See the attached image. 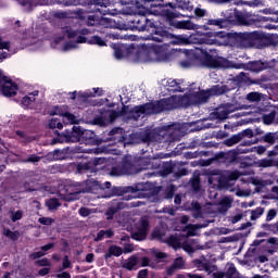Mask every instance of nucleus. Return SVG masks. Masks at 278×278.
Here are the masks:
<instances>
[{"label": "nucleus", "mask_w": 278, "mask_h": 278, "mask_svg": "<svg viewBox=\"0 0 278 278\" xmlns=\"http://www.w3.org/2000/svg\"><path fill=\"white\" fill-rule=\"evenodd\" d=\"M114 55L116 60H129L130 62H137L140 64H149L151 62H168L173 52L168 51V46L160 45H147L140 47H127L122 43H112Z\"/></svg>", "instance_id": "f257e3e1"}, {"label": "nucleus", "mask_w": 278, "mask_h": 278, "mask_svg": "<svg viewBox=\"0 0 278 278\" xmlns=\"http://www.w3.org/2000/svg\"><path fill=\"white\" fill-rule=\"evenodd\" d=\"M174 27L176 29L197 30L189 37L186 35L173 36L172 43L174 45H223V38L226 36L224 31H214L206 25L199 26L191 21L174 22Z\"/></svg>", "instance_id": "f03ea898"}, {"label": "nucleus", "mask_w": 278, "mask_h": 278, "mask_svg": "<svg viewBox=\"0 0 278 278\" xmlns=\"http://www.w3.org/2000/svg\"><path fill=\"white\" fill-rule=\"evenodd\" d=\"M236 88V81H230V86L215 85L211 89L204 91L199 88L190 89L189 93L185 96H172L167 99V110H175V108H188V105H201V103H207L210 97H218L233 90Z\"/></svg>", "instance_id": "7ed1b4c3"}, {"label": "nucleus", "mask_w": 278, "mask_h": 278, "mask_svg": "<svg viewBox=\"0 0 278 278\" xmlns=\"http://www.w3.org/2000/svg\"><path fill=\"white\" fill-rule=\"evenodd\" d=\"M62 34L67 36L70 41L64 43L65 36L58 35L51 41V47H53V49H59V51L63 52L73 51V49H77L78 45L86 42V37L81 35V33L77 30H72L68 27H65L62 30Z\"/></svg>", "instance_id": "20e7f679"}, {"label": "nucleus", "mask_w": 278, "mask_h": 278, "mask_svg": "<svg viewBox=\"0 0 278 278\" xmlns=\"http://www.w3.org/2000/svg\"><path fill=\"white\" fill-rule=\"evenodd\" d=\"M186 55H194L197 60H201L203 66L207 68H233V63L228 60L214 56L210 54L207 50H203V48H197L195 50H184Z\"/></svg>", "instance_id": "39448f33"}, {"label": "nucleus", "mask_w": 278, "mask_h": 278, "mask_svg": "<svg viewBox=\"0 0 278 278\" xmlns=\"http://www.w3.org/2000/svg\"><path fill=\"white\" fill-rule=\"evenodd\" d=\"M167 244L173 247V249H184L186 253H194V251L201 249L197 241L190 240L186 236H170L167 239Z\"/></svg>", "instance_id": "423d86ee"}, {"label": "nucleus", "mask_w": 278, "mask_h": 278, "mask_svg": "<svg viewBox=\"0 0 278 278\" xmlns=\"http://www.w3.org/2000/svg\"><path fill=\"white\" fill-rule=\"evenodd\" d=\"M164 100H161L160 102L154 103H147L143 105L135 106L131 110V116L135 118V121H138L140 116H149V114H159V112H162L164 108Z\"/></svg>", "instance_id": "0eeeda50"}, {"label": "nucleus", "mask_w": 278, "mask_h": 278, "mask_svg": "<svg viewBox=\"0 0 278 278\" xmlns=\"http://www.w3.org/2000/svg\"><path fill=\"white\" fill-rule=\"evenodd\" d=\"M240 177L238 172H226L223 176L213 175L208 178V184L215 186L216 188H227L229 181H236Z\"/></svg>", "instance_id": "6e6552de"}, {"label": "nucleus", "mask_w": 278, "mask_h": 278, "mask_svg": "<svg viewBox=\"0 0 278 278\" xmlns=\"http://www.w3.org/2000/svg\"><path fill=\"white\" fill-rule=\"evenodd\" d=\"M18 92V85L12 80L11 77L5 76L0 70V94L4 97H16Z\"/></svg>", "instance_id": "1a4fd4ad"}, {"label": "nucleus", "mask_w": 278, "mask_h": 278, "mask_svg": "<svg viewBox=\"0 0 278 278\" xmlns=\"http://www.w3.org/2000/svg\"><path fill=\"white\" fill-rule=\"evenodd\" d=\"M23 49H28V51H40L43 47L42 39H38L33 36L31 31H27L22 38Z\"/></svg>", "instance_id": "9d476101"}, {"label": "nucleus", "mask_w": 278, "mask_h": 278, "mask_svg": "<svg viewBox=\"0 0 278 278\" xmlns=\"http://www.w3.org/2000/svg\"><path fill=\"white\" fill-rule=\"evenodd\" d=\"M92 97H103V90L97 87L88 89L87 91H79L78 93L77 91L70 92V99H72L73 101L77 99V101L85 102Z\"/></svg>", "instance_id": "9b49d317"}, {"label": "nucleus", "mask_w": 278, "mask_h": 278, "mask_svg": "<svg viewBox=\"0 0 278 278\" xmlns=\"http://www.w3.org/2000/svg\"><path fill=\"white\" fill-rule=\"evenodd\" d=\"M59 142H81V127L74 126L59 136Z\"/></svg>", "instance_id": "f8f14e48"}, {"label": "nucleus", "mask_w": 278, "mask_h": 278, "mask_svg": "<svg viewBox=\"0 0 278 278\" xmlns=\"http://www.w3.org/2000/svg\"><path fill=\"white\" fill-rule=\"evenodd\" d=\"M118 116L116 111L104 110L100 116H97L93 122L96 125H100V127H105V125H110L113 123Z\"/></svg>", "instance_id": "ddd939ff"}, {"label": "nucleus", "mask_w": 278, "mask_h": 278, "mask_svg": "<svg viewBox=\"0 0 278 278\" xmlns=\"http://www.w3.org/2000/svg\"><path fill=\"white\" fill-rule=\"evenodd\" d=\"M51 116H63V118L66 119V123L70 125H75L77 123V117L68 112V106L62 105V106H55L52 109V112H50Z\"/></svg>", "instance_id": "4468645a"}, {"label": "nucleus", "mask_w": 278, "mask_h": 278, "mask_svg": "<svg viewBox=\"0 0 278 278\" xmlns=\"http://www.w3.org/2000/svg\"><path fill=\"white\" fill-rule=\"evenodd\" d=\"M269 157L274 156V160L263 159L255 163L257 168H270V166H278V146L275 147V150L268 153Z\"/></svg>", "instance_id": "2eb2a0df"}, {"label": "nucleus", "mask_w": 278, "mask_h": 278, "mask_svg": "<svg viewBox=\"0 0 278 278\" xmlns=\"http://www.w3.org/2000/svg\"><path fill=\"white\" fill-rule=\"evenodd\" d=\"M233 112H236V106L233 104H224L216 109L213 113V118H217V121H225L229 118V115Z\"/></svg>", "instance_id": "dca6fc26"}, {"label": "nucleus", "mask_w": 278, "mask_h": 278, "mask_svg": "<svg viewBox=\"0 0 278 278\" xmlns=\"http://www.w3.org/2000/svg\"><path fill=\"white\" fill-rule=\"evenodd\" d=\"M147 231H149V220L141 219L137 225V229L132 232V240H144L147 238Z\"/></svg>", "instance_id": "f3484780"}, {"label": "nucleus", "mask_w": 278, "mask_h": 278, "mask_svg": "<svg viewBox=\"0 0 278 278\" xmlns=\"http://www.w3.org/2000/svg\"><path fill=\"white\" fill-rule=\"evenodd\" d=\"M88 25H101L102 27L108 28H114L116 27V22L112 20L111 17H101L100 20H97V16L91 15L89 16Z\"/></svg>", "instance_id": "a211bd4d"}, {"label": "nucleus", "mask_w": 278, "mask_h": 278, "mask_svg": "<svg viewBox=\"0 0 278 278\" xmlns=\"http://www.w3.org/2000/svg\"><path fill=\"white\" fill-rule=\"evenodd\" d=\"M138 170L130 163H126L123 167H114L111 172V175H115L116 177H121V175H136Z\"/></svg>", "instance_id": "6ab92c4d"}, {"label": "nucleus", "mask_w": 278, "mask_h": 278, "mask_svg": "<svg viewBox=\"0 0 278 278\" xmlns=\"http://www.w3.org/2000/svg\"><path fill=\"white\" fill-rule=\"evenodd\" d=\"M236 46L240 49H249L251 47V37L249 33H241L235 37Z\"/></svg>", "instance_id": "aec40b11"}, {"label": "nucleus", "mask_w": 278, "mask_h": 278, "mask_svg": "<svg viewBox=\"0 0 278 278\" xmlns=\"http://www.w3.org/2000/svg\"><path fill=\"white\" fill-rule=\"evenodd\" d=\"M132 23L135 24V27H137V29H139V31H147L149 29V27H151L153 25V23H151V21L147 20V17L144 15L136 16L134 18Z\"/></svg>", "instance_id": "412c9836"}, {"label": "nucleus", "mask_w": 278, "mask_h": 278, "mask_svg": "<svg viewBox=\"0 0 278 278\" xmlns=\"http://www.w3.org/2000/svg\"><path fill=\"white\" fill-rule=\"evenodd\" d=\"M244 138H253V130L252 129H245L239 135L232 136L228 141V147H233V144H238L240 140H244Z\"/></svg>", "instance_id": "4be33fe9"}, {"label": "nucleus", "mask_w": 278, "mask_h": 278, "mask_svg": "<svg viewBox=\"0 0 278 278\" xmlns=\"http://www.w3.org/2000/svg\"><path fill=\"white\" fill-rule=\"evenodd\" d=\"M249 35H250L251 47H256V49H260V46L264 45V41L266 40V35L260 31H252V33H249Z\"/></svg>", "instance_id": "5701e85b"}, {"label": "nucleus", "mask_w": 278, "mask_h": 278, "mask_svg": "<svg viewBox=\"0 0 278 278\" xmlns=\"http://www.w3.org/2000/svg\"><path fill=\"white\" fill-rule=\"evenodd\" d=\"M103 164V159H94L89 162L79 163L77 166L78 173H84V170H94V166Z\"/></svg>", "instance_id": "b1692460"}, {"label": "nucleus", "mask_w": 278, "mask_h": 278, "mask_svg": "<svg viewBox=\"0 0 278 278\" xmlns=\"http://www.w3.org/2000/svg\"><path fill=\"white\" fill-rule=\"evenodd\" d=\"M11 53H14V51H12V46L10 42L4 41L0 37V62H3V60L10 58Z\"/></svg>", "instance_id": "393cba45"}, {"label": "nucleus", "mask_w": 278, "mask_h": 278, "mask_svg": "<svg viewBox=\"0 0 278 278\" xmlns=\"http://www.w3.org/2000/svg\"><path fill=\"white\" fill-rule=\"evenodd\" d=\"M181 84H184V80H176V79H167L166 81V90L168 92H181Z\"/></svg>", "instance_id": "a878e982"}, {"label": "nucleus", "mask_w": 278, "mask_h": 278, "mask_svg": "<svg viewBox=\"0 0 278 278\" xmlns=\"http://www.w3.org/2000/svg\"><path fill=\"white\" fill-rule=\"evenodd\" d=\"M266 68H268V63L262 61H254L248 64V70L252 71V73H260L266 71Z\"/></svg>", "instance_id": "bb28decb"}, {"label": "nucleus", "mask_w": 278, "mask_h": 278, "mask_svg": "<svg viewBox=\"0 0 278 278\" xmlns=\"http://www.w3.org/2000/svg\"><path fill=\"white\" fill-rule=\"evenodd\" d=\"M231 203H233V200L229 197H225L218 205H213V207L214 210H218V212H227V210L231 207Z\"/></svg>", "instance_id": "cd10ccee"}, {"label": "nucleus", "mask_w": 278, "mask_h": 278, "mask_svg": "<svg viewBox=\"0 0 278 278\" xmlns=\"http://www.w3.org/2000/svg\"><path fill=\"white\" fill-rule=\"evenodd\" d=\"M121 257L123 255V248L117 245H111L109 248V252L104 255L105 260H110V257Z\"/></svg>", "instance_id": "c85d7f7f"}, {"label": "nucleus", "mask_w": 278, "mask_h": 278, "mask_svg": "<svg viewBox=\"0 0 278 278\" xmlns=\"http://www.w3.org/2000/svg\"><path fill=\"white\" fill-rule=\"evenodd\" d=\"M36 97H38V91L28 93L27 96L23 97L22 105H24V108H28V105H31V103H34V101H36Z\"/></svg>", "instance_id": "c756f323"}, {"label": "nucleus", "mask_w": 278, "mask_h": 278, "mask_svg": "<svg viewBox=\"0 0 278 278\" xmlns=\"http://www.w3.org/2000/svg\"><path fill=\"white\" fill-rule=\"evenodd\" d=\"M203 227H207V225H189L184 230L187 236H197L199 229H203Z\"/></svg>", "instance_id": "7c9ffc66"}, {"label": "nucleus", "mask_w": 278, "mask_h": 278, "mask_svg": "<svg viewBox=\"0 0 278 278\" xmlns=\"http://www.w3.org/2000/svg\"><path fill=\"white\" fill-rule=\"evenodd\" d=\"M94 131L92 130H84L80 128V141L88 142V140H94Z\"/></svg>", "instance_id": "2f4dec72"}, {"label": "nucleus", "mask_w": 278, "mask_h": 278, "mask_svg": "<svg viewBox=\"0 0 278 278\" xmlns=\"http://www.w3.org/2000/svg\"><path fill=\"white\" fill-rule=\"evenodd\" d=\"M87 42L88 45H97L98 47H108V40L99 36H92Z\"/></svg>", "instance_id": "473e14b6"}, {"label": "nucleus", "mask_w": 278, "mask_h": 278, "mask_svg": "<svg viewBox=\"0 0 278 278\" xmlns=\"http://www.w3.org/2000/svg\"><path fill=\"white\" fill-rule=\"evenodd\" d=\"M124 268H127V270H134L136 266H138V257L137 256H130L128 260L124 262Z\"/></svg>", "instance_id": "72a5a7b5"}, {"label": "nucleus", "mask_w": 278, "mask_h": 278, "mask_svg": "<svg viewBox=\"0 0 278 278\" xmlns=\"http://www.w3.org/2000/svg\"><path fill=\"white\" fill-rule=\"evenodd\" d=\"M198 268L200 270H205L206 273H214L215 270V267L214 266H211L210 263L203 261V262H199L198 263Z\"/></svg>", "instance_id": "f704fd0d"}, {"label": "nucleus", "mask_w": 278, "mask_h": 278, "mask_svg": "<svg viewBox=\"0 0 278 278\" xmlns=\"http://www.w3.org/2000/svg\"><path fill=\"white\" fill-rule=\"evenodd\" d=\"M68 193L64 198L65 201H76V199H79V194H81V190L74 191L71 189H67Z\"/></svg>", "instance_id": "c9c22d12"}, {"label": "nucleus", "mask_w": 278, "mask_h": 278, "mask_svg": "<svg viewBox=\"0 0 278 278\" xmlns=\"http://www.w3.org/2000/svg\"><path fill=\"white\" fill-rule=\"evenodd\" d=\"M257 153L258 155H263V153H266V148L264 146L254 147L250 150H242L240 153Z\"/></svg>", "instance_id": "e433bc0d"}, {"label": "nucleus", "mask_w": 278, "mask_h": 278, "mask_svg": "<svg viewBox=\"0 0 278 278\" xmlns=\"http://www.w3.org/2000/svg\"><path fill=\"white\" fill-rule=\"evenodd\" d=\"M278 140L276 132H268L264 136V141L268 144H275Z\"/></svg>", "instance_id": "4c0bfd02"}, {"label": "nucleus", "mask_w": 278, "mask_h": 278, "mask_svg": "<svg viewBox=\"0 0 278 278\" xmlns=\"http://www.w3.org/2000/svg\"><path fill=\"white\" fill-rule=\"evenodd\" d=\"M50 129H63L64 125L58 118H51L49 122Z\"/></svg>", "instance_id": "58836bf2"}, {"label": "nucleus", "mask_w": 278, "mask_h": 278, "mask_svg": "<svg viewBox=\"0 0 278 278\" xmlns=\"http://www.w3.org/2000/svg\"><path fill=\"white\" fill-rule=\"evenodd\" d=\"M248 101H251L252 103H255L257 101H262V93L260 92H250L247 96Z\"/></svg>", "instance_id": "ea45409f"}, {"label": "nucleus", "mask_w": 278, "mask_h": 278, "mask_svg": "<svg viewBox=\"0 0 278 278\" xmlns=\"http://www.w3.org/2000/svg\"><path fill=\"white\" fill-rule=\"evenodd\" d=\"M219 3H233L235 5H250L253 7L255 5L253 2H244L242 0L236 1V0H219Z\"/></svg>", "instance_id": "a19ab883"}, {"label": "nucleus", "mask_w": 278, "mask_h": 278, "mask_svg": "<svg viewBox=\"0 0 278 278\" xmlns=\"http://www.w3.org/2000/svg\"><path fill=\"white\" fill-rule=\"evenodd\" d=\"M46 205L49 210H58L60 207V201L58 199H50L46 202Z\"/></svg>", "instance_id": "79ce46f5"}, {"label": "nucleus", "mask_w": 278, "mask_h": 278, "mask_svg": "<svg viewBox=\"0 0 278 278\" xmlns=\"http://www.w3.org/2000/svg\"><path fill=\"white\" fill-rule=\"evenodd\" d=\"M52 159L53 160H64V159H66V150H55L52 153Z\"/></svg>", "instance_id": "37998d69"}, {"label": "nucleus", "mask_w": 278, "mask_h": 278, "mask_svg": "<svg viewBox=\"0 0 278 278\" xmlns=\"http://www.w3.org/2000/svg\"><path fill=\"white\" fill-rule=\"evenodd\" d=\"M262 214H264V208L257 207L256 210L252 211L251 220H257Z\"/></svg>", "instance_id": "c03bdc74"}, {"label": "nucleus", "mask_w": 278, "mask_h": 278, "mask_svg": "<svg viewBox=\"0 0 278 278\" xmlns=\"http://www.w3.org/2000/svg\"><path fill=\"white\" fill-rule=\"evenodd\" d=\"M23 218V211H11V220L16 223V220H21Z\"/></svg>", "instance_id": "a18cd8bd"}, {"label": "nucleus", "mask_w": 278, "mask_h": 278, "mask_svg": "<svg viewBox=\"0 0 278 278\" xmlns=\"http://www.w3.org/2000/svg\"><path fill=\"white\" fill-rule=\"evenodd\" d=\"M4 236H7V238H11V240H18V232L11 231L10 229L4 230Z\"/></svg>", "instance_id": "49530a36"}, {"label": "nucleus", "mask_w": 278, "mask_h": 278, "mask_svg": "<svg viewBox=\"0 0 278 278\" xmlns=\"http://www.w3.org/2000/svg\"><path fill=\"white\" fill-rule=\"evenodd\" d=\"M194 14L199 18H203V16H205L207 14V11L205 9H202V8L198 7V8L194 9Z\"/></svg>", "instance_id": "de8ad7c7"}, {"label": "nucleus", "mask_w": 278, "mask_h": 278, "mask_svg": "<svg viewBox=\"0 0 278 278\" xmlns=\"http://www.w3.org/2000/svg\"><path fill=\"white\" fill-rule=\"evenodd\" d=\"M263 121H264V124L265 125H270L273 123V121H275V114L274 113H270L268 115H265L263 117Z\"/></svg>", "instance_id": "09e8293b"}, {"label": "nucleus", "mask_w": 278, "mask_h": 278, "mask_svg": "<svg viewBox=\"0 0 278 278\" xmlns=\"http://www.w3.org/2000/svg\"><path fill=\"white\" fill-rule=\"evenodd\" d=\"M40 225H51L53 223V218L51 217H41L39 218Z\"/></svg>", "instance_id": "8fccbe9b"}, {"label": "nucleus", "mask_w": 278, "mask_h": 278, "mask_svg": "<svg viewBox=\"0 0 278 278\" xmlns=\"http://www.w3.org/2000/svg\"><path fill=\"white\" fill-rule=\"evenodd\" d=\"M147 188H149V184H138L135 190L136 192H143L144 190H147Z\"/></svg>", "instance_id": "3c124183"}, {"label": "nucleus", "mask_w": 278, "mask_h": 278, "mask_svg": "<svg viewBox=\"0 0 278 278\" xmlns=\"http://www.w3.org/2000/svg\"><path fill=\"white\" fill-rule=\"evenodd\" d=\"M268 199H278V187H273L271 192L268 194Z\"/></svg>", "instance_id": "603ef678"}, {"label": "nucleus", "mask_w": 278, "mask_h": 278, "mask_svg": "<svg viewBox=\"0 0 278 278\" xmlns=\"http://www.w3.org/2000/svg\"><path fill=\"white\" fill-rule=\"evenodd\" d=\"M173 265L175 266L176 269L177 268H182V266H184V258H181V257L176 258L174 261Z\"/></svg>", "instance_id": "864d4df0"}, {"label": "nucleus", "mask_w": 278, "mask_h": 278, "mask_svg": "<svg viewBox=\"0 0 278 278\" xmlns=\"http://www.w3.org/2000/svg\"><path fill=\"white\" fill-rule=\"evenodd\" d=\"M208 25H215L216 27H223V20H208Z\"/></svg>", "instance_id": "5fc2aeb1"}, {"label": "nucleus", "mask_w": 278, "mask_h": 278, "mask_svg": "<svg viewBox=\"0 0 278 278\" xmlns=\"http://www.w3.org/2000/svg\"><path fill=\"white\" fill-rule=\"evenodd\" d=\"M37 266H51V263L48 258H42L37 261Z\"/></svg>", "instance_id": "6e6d98bb"}, {"label": "nucleus", "mask_w": 278, "mask_h": 278, "mask_svg": "<svg viewBox=\"0 0 278 278\" xmlns=\"http://www.w3.org/2000/svg\"><path fill=\"white\" fill-rule=\"evenodd\" d=\"M275 216H277V211H275L274 208L269 210L267 213V220H273Z\"/></svg>", "instance_id": "4d7b16f0"}, {"label": "nucleus", "mask_w": 278, "mask_h": 278, "mask_svg": "<svg viewBox=\"0 0 278 278\" xmlns=\"http://www.w3.org/2000/svg\"><path fill=\"white\" fill-rule=\"evenodd\" d=\"M45 256V252L41 250L39 252H35L30 255L31 260H38L39 257Z\"/></svg>", "instance_id": "13d9d810"}, {"label": "nucleus", "mask_w": 278, "mask_h": 278, "mask_svg": "<svg viewBox=\"0 0 278 278\" xmlns=\"http://www.w3.org/2000/svg\"><path fill=\"white\" fill-rule=\"evenodd\" d=\"M228 275L229 277H233V275H236V266H233V264L228 265Z\"/></svg>", "instance_id": "bf43d9fd"}, {"label": "nucleus", "mask_w": 278, "mask_h": 278, "mask_svg": "<svg viewBox=\"0 0 278 278\" xmlns=\"http://www.w3.org/2000/svg\"><path fill=\"white\" fill-rule=\"evenodd\" d=\"M124 253H134V245L132 244H125L124 245Z\"/></svg>", "instance_id": "052dcab7"}, {"label": "nucleus", "mask_w": 278, "mask_h": 278, "mask_svg": "<svg viewBox=\"0 0 278 278\" xmlns=\"http://www.w3.org/2000/svg\"><path fill=\"white\" fill-rule=\"evenodd\" d=\"M80 216H90V210L87 207H83L79 210Z\"/></svg>", "instance_id": "680f3d73"}, {"label": "nucleus", "mask_w": 278, "mask_h": 278, "mask_svg": "<svg viewBox=\"0 0 278 278\" xmlns=\"http://www.w3.org/2000/svg\"><path fill=\"white\" fill-rule=\"evenodd\" d=\"M149 271L147 269H142L138 274V278H148Z\"/></svg>", "instance_id": "e2e57ef3"}, {"label": "nucleus", "mask_w": 278, "mask_h": 278, "mask_svg": "<svg viewBox=\"0 0 278 278\" xmlns=\"http://www.w3.org/2000/svg\"><path fill=\"white\" fill-rule=\"evenodd\" d=\"M63 268H71V261H68V256H65L63 260Z\"/></svg>", "instance_id": "0e129e2a"}, {"label": "nucleus", "mask_w": 278, "mask_h": 278, "mask_svg": "<svg viewBox=\"0 0 278 278\" xmlns=\"http://www.w3.org/2000/svg\"><path fill=\"white\" fill-rule=\"evenodd\" d=\"M26 162H33V163H36V162H40V157L36 156V155H30Z\"/></svg>", "instance_id": "69168bd1"}, {"label": "nucleus", "mask_w": 278, "mask_h": 278, "mask_svg": "<svg viewBox=\"0 0 278 278\" xmlns=\"http://www.w3.org/2000/svg\"><path fill=\"white\" fill-rule=\"evenodd\" d=\"M103 238H105V230H101L100 232H98L96 241L99 242V240H103Z\"/></svg>", "instance_id": "338daca9"}, {"label": "nucleus", "mask_w": 278, "mask_h": 278, "mask_svg": "<svg viewBox=\"0 0 278 278\" xmlns=\"http://www.w3.org/2000/svg\"><path fill=\"white\" fill-rule=\"evenodd\" d=\"M58 278H71V274L63 271L62 274L56 275Z\"/></svg>", "instance_id": "774afa93"}]
</instances>
